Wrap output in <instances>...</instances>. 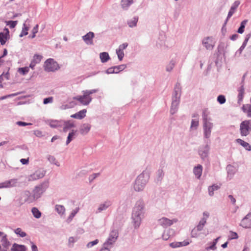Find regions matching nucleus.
<instances>
[{
  "instance_id": "54",
  "label": "nucleus",
  "mask_w": 251,
  "mask_h": 251,
  "mask_svg": "<svg viewBox=\"0 0 251 251\" xmlns=\"http://www.w3.org/2000/svg\"><path fill=\"white\" fill-rule=\"evenodd\" d=\"M38 25H36L32 30V35H30L29 36V38H31L32 39L34 38L36 36V34L38 32Z\"/></svg>"
},
{
  "instance_id": "55",
  "label": "nucleus",
  "mask_w": 251,
  "mask_h": 251,
  "mask_svg": "<svg viewBox=\"0 0 251 251\" xmlns=\"http://www.w3.org/2000/svg\"><path fill=\"white\" fill-rule=\"evenodd\" d=\"M226 100V97L224 95H221L217 97V101L221 104L225 103Z\"/></svg>"
},
{
  "instance_id": "19",
  "label": "nucleus",
  "mask_w": 251,
  "mask_h": 251,
  "mask_svg": "<svg viewBox=\"0 0 251 251\" xmlns=\"http://www.w3.org/2000/svg\"><path fill=\"white\" fill-rule=\"evenodd\" d=\"M42 58V56L37 54H34V55L33 56V59L30 63L29 67L33 70L34 69L35 65L37 64H38L40 62Z\"/></svg>"
},
{
  "instance_id": "51",
  "label": "nucleus",
  "mask_w": 251,
  "mask_h": 251,
  "mask_svg": "<svg viewBox=\"0 0 251 251\" xmlns=\"http://www.w3.org/2000/svg\"><path fill=\"white\" fill-rule=\"evenodd\" d=\"M199 121L196 119H193L191 121L190 128L191 129H196L199 126Z\"/></svg>"
},
{
  "instance_id": "60",
  "label": "nucleus",
  "mask_w": 251,
  "mask_h": 251,
  "mask_svg": "<svg viewBox=\"0 0 251 251\" xmlns=\"http://www.w3.org/2000/svg\"><path fill=\"white\" fill-rule=\"evenodd\" d=\"M128 46V44L127 43H124L121 45H120L118 48L116 49L117 50H119L120 51H124L125 49H126Z\"/></svg>"
},
{
  "instance_id": "21",
  "label": "nucleus",
  "mask_w": 251,
  "mask_h": 251,
  "mask_svg": "<svg viewBox=\"0 0 251 251\" xmlns=\"http://www.w3.org/2000/svg\"><path fill=\"white\" fill-rule=\"evenodd\" d=\"M189 244V242L187 240H184L182 242H172L169 244L170 247L172 248L175 249L177 248H180L182 247H184L188 245Z\"/></svg>"
},
{
  "instance_id": "20",
  "label": "nucleus",
  "mask_w": 251,
  "mask_h": 251,
  "mask_svg": "<svg viewBox=\"0 0 251 251\" xmlns=\"http://www.w3.org/2000/svg\"><path fill=\"white\" fill-rule=\"evenodd\" d=\"M4 30L5 31V33L2 32H0V43L2 45L5 44L7 40L8 36L9 35V31L8 28H5Z\"/></svg>"
},
{
  "instance_id": "40",
  "label": "nucleus",
  "mask_w": 251,
  "mask_h": 251,
  "mask_svg": "<svg viewBox=\"0 0 251 251\" xmlns=\"http://www.w3.org/2000/svg\"><path fill=\"white\" fill-rule=\"evenodd\" d=\"M31 212H32L33 216L36 219H39L41 217V215H42L41 212L36 207H34L32 208Z\"/></svg>"
},
{
  "instance_id": "10",
  "label": "nucleus",
  "mask_w": 251,
  "mask_h": 251,
  "mask_svg": "<svg viewBox=\"0 0 251 251\" xmlns=\"http://www.w3.org/2000/svg\"><path fill=\"white\" fill-rule=\"evenodd\" d=\"M119 236V233L117 230H112L109 235L107 240L103 243L106 246H110L113 248L114 244L116 242L117 238Z\"/></svg>"
},
{
  "instance_id": "3",
  "label": "nucleus",
  "mask_w": 251,
  "mask_h": 251,
  "mask_svg": "<svg viewBox=\"0 0 251 251\" xmlns=\"http://www.w3.org/2000/svg\"><path fill=\"white\" fill-rule=\"evenodd\" d=\"M48 182L45 181L35 187L32 191V195L30 194L29 191L26 192V194L28 197L25 201L28 203H31L40 198L48 187Z\"/></svg>"
},
{
  "instance_id": "50",
  "label": "nucleus",
  "mask_w": 251,
  "mask_h": 251,
  "mask_svg": "<svg viewBox=\"0 0 251 251\" xmlns=\"http://www.w3.org/2000/svg\"><path fill=\"white\" fill-rule=\"evenodd\" d=\"M15 233L21 237H25L26 234L25 232L23 231L20 228H17L14 230Z\"/></svg>"
},
{
  "instance_id": "36",
  "label": "nucleus",
  "mask_w": 251,
  "mask_h": 251,
  "mask_svg": "<svg viewBox=\"0 0 251 251\" xmlns=\"http://www.w3.org/2000/svg\"><path fill=\"white\" fill-rule=\"evenodd\" d=\"M226 170L228 174V177H232V176L235 174L236 172V169L234 166L228 165L226 167Z\"/></svg>"
},
{
  "instance_id": "49",
  "label": "nucleus",
  "mask_w": 251,
  "mask_h": 251,
  "mask_svg": "<svg viewBox=\"0 0 251 251\" xmlns=\"http://www.w3.org/2000/svg\"><path fill=\"white\" fill-rule=\"evenodd\" d=\"M6 25H8L10 28H14L18 24L17 21H6Z\"/></svg>"
},
{
  "instance_id": "14",
  "label": "nucleus",
  "mask_w": 251,
  "mask_h": 251,
  "mask_svg": "<svg viewBox=\"0 0 251 251\" xmlns=\"http://www.w3.org/2000/svg\"><path fill=\"white\" fill-rule=\"evenodd\" d=\"M240 226L244 228H251V212H249L242 219Z\"/></svg>"
},
{
  "instance_id": "15",
  "label": "nucleus",
  "mask_w": 251,
  "mask_h": 251,
  "mask_svg": "<svg viewBox=\"0 0 251 251\" xmlns=\"http://www.w3.org/2000/svg\"><path fill=\"white\" fill-rule=\"evenodd\" d=\"M112 204V201L110 200H106L104 202L100 204L96 213H100L103 211L106 210Z\"/></svg>"
},
{
  "instance_id": "46",
  "label": "nucleus",
  "mask_w": 251,
  "mask_h": 251,
  "mask_svg": "<svg viewBox=\"0 0 251 251\" xmlns=\"http://www.w3.org/2000/svg\"><path fill=\"white\" fill-rule=\"evenodd\" d=\"M7 236L6 234H4L2 237L1 240V242L2 243V245L4 248H7L10 245V243L8 241L6 238Z\"/></svg>"
},
{
  "instance_id": "35",
  "label": "nucleus",
  "mask_w": 251,
  "mask_h": 251,
  "mask_svg": "<svg viewBox=\"0 0 251 251\" xmlns=\"http://www.w3.org/2000/svg\"><path fill=\"white\" fill-rule=\"evenodd\" d=\"M100 57L102 63L107 62L110 59L109 54L107 52H102L100 54Z\"/></svg>"
},
{
  "instance_id": "33",
  "label": "nucleus",
  "mask_w": 251,
  "mask_h": 251,
  "mask_svg": "<svg viewBox=\"0 0 251 251\" xmlns=\"http://www.w3.org/2000/svg\"><path fill=\"white\" fill-rule=\"evenodd\" d=\"M77 130L72 129L69 133L66 142V145H68L76 136Z\"/></svg>"
},
{
  "instance_id": "31",
  "label": "nucleus",
  "mask_w": 251,
  "mask_h": 251,
  "mask_svg": "<svg viewBox=\"0 0 251 251\" xmlns=\"http://www.w3.org/2000/svg\"><path fill=\"white\" fill-rule=\"evenodd\" d=\"M164 176V173L162 169H159L156 173V177L155 181L156 183H159L161 181Z\"/></svg>"
},
{
  "instance_id": "28",
  "label": "nucleus",
  "mask_w": 251,
  "mask_h": 251,
  "mask_svg": "<svg viewBox=\"0 0 251 251\" xmlns=\"http://www.w3.org/2000/svg\"><path fill=\"white\" fill-rule=\"evenodd\" d=\"M91 129V125L89 124H83L79 128L80 133L81 134L85 135L88 133Z\"/></svg>"
},
{
  "instance_id": "9",
  "label": "nucleus",
  "mask_w": 251,
  "mask_h": 251,
  "mask_svg": "<svg viewBox=\"0 0 251 251\" xmlns=\"http://www.w3.org/2000/svg\"><path fill=\"white\" fill-rule=\"evenodd\" d=\"M240 132L241 136H247L251 132V120L242 121L240 125Z\"/></svg>"
},
{
  "instance_id": "44",
  "label": "nucleus",
  "mask_w": 251,
  "mask_h": 251,
  "mask_svg": "<svg viewBox=\"0 0 251 251\" xmlns=\"http://www.w3.org/2000/svg\"><path fill=\"white\" fill-rule=\"evenodd\" d=\"M29 29V27L26 25L25 23L23 24L22 30L21 33H20L19 36L20 37H22L24 36L27 35L28 34V30Z\"/></svg>"
},
{
  "instance_id": "43",
  "label": "nucleus",
  "mask_w": 251,
  "mask_h": 251,
  "mask_svg": "<svg viewBox=\"0 0 251 251\" xmlns=\"http://www.w3.org/2000/svg\"><path fill=\"white\" fill-rule=\"evenodd\" d=\"M247 22L248 20H245L241 23L240 27H239L237 30V32L238 33L242 34L244 32L245 25L247 24Z\"/></svg>"
},
{
  "instance_id": "30",
  "label": "nucleus",
  "mask_w": 251,
  "mask_h": 251,
  "mask_svg": "<svg viewBox=\"0 0 251 251\" xmlns=\"http://www.w3.org/2000/svg\"><path fill=\"white\" fill-rule=\"evenodd\" d=\"M6 188L16 187L18 186V181L16 178L11 179L5 181Z\"/></svg>"
},
{
  "instance_id": "64",
  "label": "nucleus",
  "mask_w": 251,
  "mask_h": 251,
  "mask_svg": "<svg viewBox=\"0 0 251 251\" xmlns=\"http://www.w3.org/2000/svg\"><path fill=\"white\" fill-rule=\"evenodd\" d=\"M217 249L216 245L213 242L211 243V245L207 248H206V250L208 251L210 250H216Z\"/></svg>"
},
{
  "instance_id": "4",
  "label": "nucleus",
  "mask_w": 251,
  "mask_h": 251,
  "mask_svg": "<svg viewBox=\"0 0 251 251\" xmlns=\"http://www.w3.org/2000/svg\"><path fill=\"white\" fill-rule=\"evenodd\" d=\"M150 178L149 173L145 170L140 174L136 178L134 184L133 189L136 192H141L145 189Z\"/></svg>"
},
{
  "instance_id": "38",
  "label": "nucleus",
  "mask_w": 251,
  "mask_h": 251,
  "mask_svg": "<svg viewBox=\"0 0 251 251\" xmlns=\"http://www.w3.org/2000/svg\"><path fill=\"white\" fill-rule=\"evenodd\" d=\"M242 110L247 114L248 117H251V104L243 105Z\"/></svg>"
},
{
  "instance_id": "48",
  "label": "nucleus",
  "mask_w": 251,
  "mask_h": 251,
  "mask_svg": "<svg viewBox=\"0 0 251 251\" xmlns=\"http://www.w3.org/2000/svg\"><path fill=\"white\" fill-rule=\"evenodd\" d=\"M100 240L99 239H95L94 241H90L86 244V247L88 249H90L99 244Z\"/></svg>"
},
{
  "instance_id": "34",
  "label": "nucleus",
  "mask_w": 251,
  "mask_h": 251,
  "mask_svg": "<svg viewBox=\"0 0 251 251\" xmlns=\"http://www.w3.org/2000/svg\"><path fill=\"white\" fill-rule=\"evenodd\" d=\"M26 247L24 245H18L14 243L11 249V251H25Z\"/></svg>"
},
{
  "instance_id": "45",
  "label": "nucleus",
  "mask_w": 251,
  "mask_h": 251,
  "mask_svg": "<svg viewBox=\"0 0 251 251\" xmlns=\"http://www.w3.org/2000/svg\"><path fill=\"white\" fill-rule=\"evenodd\" d=\"M78 211H79V208L78 207H77L75 209L73 210L72 211V212L70 214V215H69V216L68 217V219L67 220V222L68 223L71 222L72 221V220H73V218L75 216V215L78 212Z\"/></svg>"
},
{
  "instance_id": "63",
  "label": "nucleus",
  "mask_w": 251,
  "mask_h": 251,
  "mask_svg": "<svg viewBox=\"0 0 251 251\" xmlns=\"http://www.w3.org/2000/svg\"><path fill=\"white\" fill-rule=\"evenodd\" d=\"M112 248V247L110 246H106L104 244H103L102 247L100 251H111L110 250Z\"/></svg>"
},
{
  "instance_id": "6",
  "label": "nucleus",
  "mask_w": 251,
  "mask_h": 251,
  "mask_svg": "<svg viewBox=\"0 0 251 251\" xmlns=\"http://www.w3.org/2000/svg\"><path fill=\"white\" fill-rule=\"evenodd\" d=\"M98 92V89L86 90L82 91V96H77L74 98V100L79 101L82 104L88 105L92 101V98L90 96L91 94Z\"/></svg>"
},
{
  "instance_id": "41",
  "label": "nucleus",
  "mask_w": 251,
  "mask_h": 251,
  "mask_svg": "<svg viewBox=\"0 0 251 251\" xmlns=\"http://www.w3.org/2000/svg\"><path fill=\"white\" fill-rule=\"evenodd\" d=\"M176 61L174 59H172L169 63L167 65L166 67V71L170 72L174 68L176 65Z\"/></svg>"
},
{
  "instance_id": "5",
  "label": "nucleus",
  "mask_w": 251,
  "mask_h": 251,
  "mask_svg": "<svg viewBox=\"0 0 251 251\" xmlns=\"http://www.w3.org/2000/svg\"><path fill=\"white\" fill-rule=\"evenodd\" d=\"M181 93L180 84L177 83L175 86L172 95V101L170 109V113L172 115H174L177 111L178 106L180 103Z\"/></svg>"
},
{
  "instance_id": "47",
  "label": "nucleus",
  "mask_w": 251,
  "mask_h": 251,
  "mask_svg": "<svg viewBox=\"0 0 251 251\" xmlns=\"http://www.w3.org/2000/svg\"><path fill=\"white\" fill-rule=\"evenodd\" d=\"M114 67L115 71V74H118L121 71L125 69L126 68V65L122 64L120 65L114 66Z\"/></svg>"
},
{
  "instance_id": "52",
  "label": "nucleus",
  "mask_w": 251,
  "mask_h": 251,
  "mask_svg": "<svg viewBox=\"0 0 251 251\" xmlns=\"http://www.w3.org/2000/svg\"><path fill=\"white\" fill-rule=\"evenodd\" d=\"M29 67H25L19 68L18 72L23 75H25L29 72Z\"/></svg>"
},
{
  "instance_id": "16",
  "label": "nucleus",
  "mask_w": 251,
  "mask_h": 251,
  "mask_svg": "<svg viewBox=\"0 0 251 251\" xmlns=\"http://www.w3.org/2000/svg\"><path fill=\"white\" fill-rule=\"evenodd\" d=\"M240 2L239 0H236L233 3V4L232 5V6H231L230 8V10L228 12V15H227V18L226 20V21H225V23L224 24V26H225L226 25V23L228 20V19L233 15V14L235 13V11L236 10V9H237V8L238 7V6L239 5Z\"/></svg>"
},
{
  "instance_id": "58",
  "label": "nucleus",
  "mask_w": 251,
  "mask_h": 251,
  "mask_svg": "<svg viewBox=\"0 0 251 251\" xmlns=\"http://www.w3.org/2000/svg\"><path fill=\"white\" fill-rule=\"evenodd\" d=\"M238 238V234L236 232L230 231V236L229 237V240L236 239Z\"/></svg>"
},
{
  "instance_id": "61",
  "label": "nucleus",
  "mask_w": 251,
  "mask_h": 251,
  "mask_svg": "<svg viewBox=\"0 0 251 251\" xmlns=\"http://www.w3.org/2000/svg\"><path fill=\"white\" fill-rule=\"evenodd\" d=\"M128 46V44L127 43H124L121 45H120L118 48L116 49L117 50H119L120 51H124L125 49H126Z\"/></svg>"
},
{
  "instance_id": "23",
  "label": "nucleus",
  "mask_w": 251,
  "mask_h": 251,
  "mask_svg": "<svg viewBox=\"0 0 251 251\" xmlns=\"http://www.w3.org/2000/svg\"><path fill=\"white\" fill-rule=\"evenodd\" d=\"M210 39V37H207L204 38L202 42L203 45L208 50H212L214 47V45H212V41H209Z\"/></svg>"
},
{
  "instance_id": "29",
  "label": "nucleus",
  "mask_w": 251,
  "mask_h": 251,
  "mask_svg": "<svg viewBox=\"0 0 251 251\" xmlns=\"http://www.w3.org/2000/svg\"><path fill=\"white\" fill-rule=\"evenodd\" d=\"M138 19L139 18L138 16H134L131 19L127 20V24L130 28L135 27L137 26Z\"/></svg>"
},
{
  "instance_id": "56",
  "label": "nucleus",
  "mask_w": 251,
  "mask_h": 251,
  "mask_svg": "<svg viewBox=\"0 0 251 251\" xmlns=\"http://www.w3.org/2000/svg\"><path fill=\"white\" fill-rule=\"evenodd\" d=\"M199 231L197 230L195 228L194 229H193L191 232V237L193 238L198 237L200 235V233H199Z\"/></svg>"
},
{
  "instance_id": "24",
  "label": "nucleus",
  "mask_w": 251,
  "mask_h": 251,
  "mask_svg": "<svg viewBox=\"0 0 251 251\" xmlns=\"http://www.w3.org/2000/svg\"><path fill=\"white\" fill-rule=\"evenodd\" d=\"M238 94L237 96L238 103L240 104L243 101L245 94V89L243 84L238 89Z\"/></svg>"
},
{
  "instance_id": "1",
  "label": "nucleus",
  "mask_w": 251,
  "mask_h": 251,
  "mask_svg": "<svg viewBox=\"0 0 251 251\" xmlns=\"http://www.w3.org/2000/svg\"><path fill=\"white\" fill-rule=\"evenodd\" d=\"M145 203L142 199L136 201L132 212L131 219L135 228L139 227L142 219L145 217Z\"/></svg>"
},
{
  "instance_id": "7",
  "label": "nucleus",
  "mask_w": 251,
  "mask_h": 251,
  "mask_svg": "<svg viewBox=\"0 0 251 251\" xmlns=\"http://www.w3.org/2000/svg\"><path fill=\"white\" fill-rule=\"evenodd\" d=\"M204 143L206 144L205 145H202L198 148V154L200 155L201 160H206L209 156L210 146L209 144L210 142L206 140H204Z\"/></svg>"
},
{
  "instance_id": "11",
  "label": "nucleus",
  "mask_w": 251,
  "mask_h": 251,
  "mask_svg": "<svg viewBox=\"0 0 251 251\" xmlns=\"http://www.w3.org/2000/svg\"><path fill=\"white\" fill-rule=\"evenodd\" d=\"M177 219H169L166 217H162L158 220V224L163 228H167L171 226L174 223L177 222Z\"/></svg>"
},
{
  "instance_id": "42",
  "label": "nucleus",
  "mask_w": 251,
  "mask_h": 251,
  "mask_svg": "<svg viewBox=\"0 0 251 251\" xmlns=\"http://www.w3.org/2000/svg\"><path fill=\"white\" fill-rule=\"evenodd\" d=\"M47 159L51 164H53L58 167L60 166L59 163L56 160L54 156L48 155L47 156Z\"/></svg>"
},
{
  "instance_id": "18",
  "label": "nucleus",
  "mask_w": 251,
  "mask_h": 251,
  "mask_svg": "<svg viewBox=\"0 0 251 251\" xmlns=\"http://www.w3.org/2000/svg\"><path fill=\"white\" fill-rule=\"evenodd\" d=\"M95 37V34L93 32L89 31L87 34L82 36V39L87 45H93V39Z\"/></svg>"
},
{
  "instance_id": "22",
  "label": "nucleus",
  "mask_w": 251,
  "mask_h": 251,
  "mask_svg": "<svg viewBox=\"0 0 251 251\" xmlns=\"http://www.w3.org/2000/svg\"><path fill=\"white\" fill-rule=\"evenodd\" d=\"M63 120H50L49 121V125L52 128L62 127Z\"/></svg>"
},
{
  "instance_id": "62",
  "label": "nucleus",
  "mask_w": 251,
  "mask_h": 251,
  "mask_svg": "<svg viewBox=\"0 0 251 251\" xmlns=\"http://www.w3.org/2000/svg\"><path fill=\"white\" fill-rule=\"evenodd\" d=\"M105 73L107 74H115V71L114 66L112 67H110L108 69H107L105 71Z\"/></svg>"
},
{
  "instance_id": "12",
  "label": "nucleus",
  "mask_w": 251,
  "mask_h": 251,
  "mask_svg": "<svg viewBox=\"0 0 251 251\" xmlns=\"http://www.w3.org/2000/svg\"><path fill=\"white\" fill-rule=\"evenodd\" d=\"M46 174V171L43 170H38L33 174H31L27 177L28 181H35L43 178Z\"/></svg>"
},
{
  "instance_id": "25",
  "label": "nucleus",
  "mask_w": 251,
  "mask_h": 251,
  "mask_svg": "<svg viewBox=\"0 0 251 251\" xmlns=\"http://www.w3.org/2000/svg\"><path fill=\"white\" fill-rule=\"evenodd\" d=\"M202 166L199 164L197 166H195L193 169V173L196 176V177L198 179H200L202 174Z\"/></svg>"
},
{
  "instance_id": "26",
  "label": "nucleus",
  "mask_w": 251,
  "mask_h": 251,
  "mask_svg": "<svg viewBox=\"0 0 251 251\" xmlns=\"http://www.w3.org/2000/svg\"><path fill=\"white\" fill-rule=\"evenodd\" d=\"M86 109H83L74 114L72 115L71 117L77 119H82L86 116Z\"/></svg>"
},
{
  "instance_id": "59",
  "label": "nucleus",
  "mask_w": 251,
  "mask_h": 251,
  "mask_svg": "<svg viewBox=\"0 0 251 251\" xmlns=\"http://www.w3.org/2000/svg\"><path fill=\"white\" fill-rule=\"evenodd\" d=\"M53 97H52L46 98L44 99L43 103L44 104H47L48 103H51L53 102Z\"/></svg>"
},
{
  "instance_id": "13",
  "label": "nucleus",
  "mask_w": 251,
  "mask_h": 251,
  "mask_svg": "<svg viewBox=\"0 0 251 251\" xmlns=\"http://www.w3.org/2000/svg\"><path fill=\"white\" fill-rule=\"evenodd\" d=\"M203 217L200 221L198 225L195 227L197 230L201 231L203 230L207 219L209 217V213L207 211H204L202 213Z\"/></svg>"
},
{
  "instance_id": "39",
  "label": "nucleus",
  "mask_w": 251,
  "mask_h": 251,
  "mask_svg": "<svg viewBox=\"0 0 251 251\" xmlns=\"http://www.w3.org/2000/svg\"><path fill=\"white\" fill-rule=\"evenodd\" d=\"M55 209L58 214L61 216L63 215L65 211V208L62 205L56 204L55 206Z\"/></svg>"
},
{
  "instance_id": "53",
  "label": "nucleus",
  "mask_w": 251,
  "mask_h": 251,
  "mask_svg": "<svg viewBox=\"0 0 251 251\" xmlns=\"http://www.w3.org/2000/svg\"><path fill=\"white\" fill-rule=\"evenodd\" d=\"M173 231L172 229H169L167 230H165L162 234V238L164 240H167L171 236L169 233Z\"/></svg>"
},
{
  "instance_id": "57",
  "label": "nucleus",
  "mask_w": 251,
  "mask_h": 251,
  "mask_svg": "<svg viewBox=\"0 0 251 251\" xmlns=\"http://www.w3.org/2000/svg\"><path fill=\"white\" fill-rule=\"evenodd\" d=\"M116 54L118 56V58L120 61H122L124 57V51H120L119 50H116Z\"/></svg>"
},
{
  "instance_id": "8",
  "label": "nucleus",
  "mask_w": 251,
  "mask_h": 251,
  "mask_svg": "<svg viewBox=\"0 0 251 251\" xmlns=\"http://www.w3.org/2000/svg\"><path fill=\"white\" fill-rule=\"evenodd\" d=\"M60 66L58 63L53 58H49L46 60L44 63V69L46 71L55 72L59 69Z\"/></svg>"
},
{
  "instance_id": "32",
  "label": "nucleus",
  "mask_w": 251,
  "mask_h": 251,
  "mask_svg": "<svg viewBox=\"0 0 251 251\" xmlns=\"http://www.w3.org/2000/svg\"><path fill=\"white\" fill-rule=\"evenodd\" d=\"M236 142L244 147L246 150L248 151H251V146L244 140L238 138L236 140Z\"/></svg>"
},
{
  "instance_id": "17",
  "label": "nucleus",
  "mask_w": 251,
  "mask_h": 251,
  "mask_svg": "<svg viewBox=\"0 0 251 251\" xmlns=\"http://www.w3.org/2000/svg\"><path fill=\"white\" fill-rule=\"evenodd\" d=\"M75 127V124L74 123V121L72 120L67 121L63 120L62 130L64 132H67L69 130Z\"/></svg>"
},
{
  "instance_id": "37",
  "label": "nucleus",
  "mask_w": 251,
  "mask_h": 251,
  "mask_svg": "<svg viewBox=\"0 0 251 251\" xmlns=\"http://www.w3.org/2000/svg\"><path fill=\"white\" fill-rule=\"evenodd\" d=\"M220 186L214 184L211 186H209L208 188V194L210 196H213L214 195V191L216 190H218L220 189Z\"/></svg>"
},
{
  "instance_id": "27",
  "label": "nucleus",
  "mask_w": 251,
  "mask_h": 251,
  "mask_svg": "<svg viewBox=\"0 0 251 251\" xmlns=\"http://www.w3.org/2000/svg\"><path fill=\"white\" fill-rule=\"evenodd\" d=\"M133 3V0H121V6L124 10H127Z\"/></svg>"
},
{
  "instance_id": "2",
  "label": "nucleus",
  "mask_w": 251,
  "mask_h": 251,
  "mask_svg": "<svg viewBox=\"0 0 251 251\" xmlns=\"http://www.w3.org/2000/svg\"><path fill=\"white\" fill-rule=\"evenodd\" d=\"M202 119L203 139L208 141L211 135L214 124L212 123V119L206 110H203Z\"/></svg>"
}]
</instances>
